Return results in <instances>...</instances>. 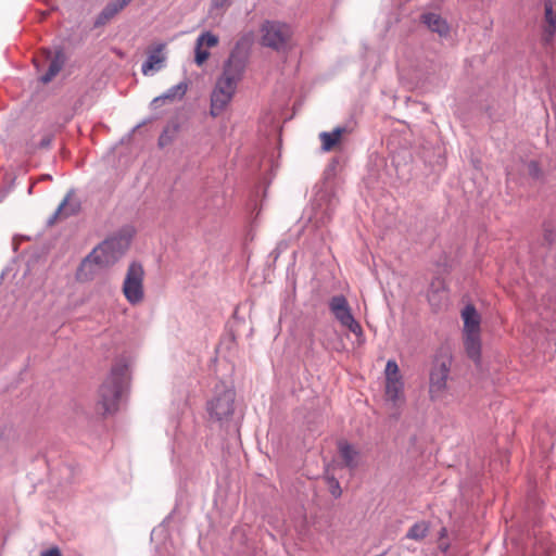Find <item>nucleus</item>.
I'll use <instances>...</instances> for the list:
<instances>
[{"mask_svg": "<svg viewBox=\"0 0 556 556\" xmlns=\"http://www.w3.org/2000/svg\"><path fill=\"white\" fill-rule=\"evenodd\" d=\"M462 318L464 321V334L481 333V316L473 305L468 304L464 307L462 311Z\"/></svg>", "mask_w": 556, "mask_h": 556, "instance_id": "nucleus-13", "label": "nucleus"}, {"mask_svg": "<svg viewBox=\"0 0 556 556\" xmlns=\"http://www.w3.org/2000/svg\"><path fill=\"white\" fill-rule=\"evenodd\" d=\"M174 134H175V130H170V129H165L161 136L159 137V146L161 148L163 147H166L168 144L172 143L173 139H174Z\"/></svg>", "mask_w": 556, "mask_h": 556, "instance_id": "nucleus-23", "label": "nucleus"}, {"mask_svg": "<svg viewBox=\"0 0 556 556\" xmlns=\"http://www.w3.org/2000/svg\"><path fill=\"white\" fill-rule=\"evenodd\" d=\"M40 556H61V552L58 547H52L48 551L42 552Z\"/></svg>", "mask_w": 556, "mask_h": 556, "instance_id": "nucleus-27", "label": "nucleus"}, {"mask_svg": "<svg viewBox=\"0 0 556 556\" xmlns=\"http://www.w3.org/2000/svg\"><path fill=\"white\" fill-rule=\"evenodd\" d=\"M384 399L396 408L405 404L404 380L394 359H389L384 368Z\"/></svg>", "mask_w": 556, "mask_h": 556, "instance_id": "nucleus-6", "label": "nucleus"}, {"mask_svg": "<svg viewBox=\"0 0 556 556\" xmlns=\"http://www.w3.org/2000/svg\"><path fill=\"white\" fill-rule=\"evenodd\" d=\"M422 22L431 31L438 33L440 36H446L450 33L446 21L435 13L424 14Z\"/></svg>", "mask_w": 556, "mask_h": 556, "instance_id": "nucleus-18", "label": "nucleus"}, {"mask_svg": "<svg viewBox=\"0 0 556 556\" xmlns=\"http://www.w3.org/2000/svg\"><path fill=\"white\" fill-rule=\"evenodd\" d=\"M338 448L345 467L353 470L359 465L361 453L356 447L342 441L339 443Z\"/></svg>", "mask_w": 556, "mask_h": 556, "instance_id": "nucleus-15", "label": "nucleus"}, {"mask_svg": "<svg viewBox=\"0 0 556 556\" xmlns=\"http://www.w3.org/2000/svg\"><path fill=\"white\" fill-rule=\"evenodd\" d=\"M330 492L334 497H339L342 493L339 481L334 478L329 479Z\"/></svg>", "mask_w": 556, "mask_h": 556, "instance_id": "nucleus-25", "label": "nucleus"}, {"mask_svg": "<svg viewBox=\"0 0 556 556\" xmlns=\"http://www.w3.org/2000/svg\"><path fill=\"white\" fill-rule=\"evenodd\" d=\"M165 43H157L148 51V59L142 64V74L149 75L151 72L160 71L165 62Z\"/></svg>", "mask_w": 556, "mask_h": 556, "instance_id": "nucleus-11", "label": "nucleus"}, {"mask_svg": "<svg viewBox=\"0 0 556 556\" xmlns=\"http://www.w3.org/2000/svg\"><path fill=\"white\" fill-rule=\"evenodd\" d=\"M64 64V58L61 52H58L49 64L48 72L41 77L42 83L51 81L55 75L61 71Z\"/></svg>", "mask_w": 556, "mask_h": 556, "instance_id": "nucleus-20", "label": "nucleus"}, {"mask_svg": "<svg viewBox=\"0 0 556 556\" xmlns=\"http://www.w3.org/2000/svg\"><path fill=\"white\" fill-rule=\"evenodd\" d=\"M123 1L125 2L126 5H128L131 0H123Z\"/></svg>", "mask_w": 556, "mask_h": 556, "instance_id": "nucleus-28", "label": "nucleus"}, {"mask_svg": "<svg viewBox=\"0 0 556 556\" xmlns=\"http://www.w3.org/2000/svg\"><path fill=\"white\" fill-rule=\"evenodd\" d=\"M428 533V526L426 522H418L412 526L406 534V538L412 540H422Z\"/></svg>", "mask_w": 556, "mask_h": 556, "instance_id": "nucleus-22", "label": "nucleus"}, {"mask_svg": "<svg viewBox=\"0 0 556 556\" xmlns=\"http://www.w3.org/2000/svg\"><path fill=\"white\" fill-rule=\"evenodd\" d=\"M464 346L467 356L476 364L481 363V334H464Z\"/></svg>", "mask_w": 556, "mask_h": 556, "instance_id": "nucleus-14", "label": "nucleus"}, {"mask_svg": "<svg viewBox=\"0 0 556 556\" xmlns=\"http://www.w3.org/2000/svg\"><path fill=\"white\" fill-rule=\"evenodd\" d=\"M218 37L211 31L202 33L195 41V58L194 61L198 66L203 65L210 58V48H214L218 45Z\"/></svg>", "mask_w": 556, "mask_h": 556, "instance_id": "nucleus-10", "label": "nucleus"}, {"mask_svg": "<svg viewBox=\"0 0 556 556\" xmlns=\"http://www.w3.org/2000/svg\"><path fill=\"white\" fill-rule=\"evenodd\" d=\"M79 208V201L74 197L72 192H68L64 200L60 203L50 223L54 224L58 220H62L72 215H75L76 213H78Z\"/></svg>", "mask_w": 556, "mask_h": 556, "instance_id": "nucleus-12", "label": "nucleus"}, {"mask_svg": "<svg viewBox=\"0 0 556 556\" xmlns=\"http://www.w3.org/2000/svg\"><path fill=\"white\" fill-rule=\"evenodd\" d=\"M144 270L141 264L131 263L123 282V294L131 305L141 303L144 299Z\"/></svg>", "mask_w": 556, "mask_h": 556, "instance_id": "nucleus-7", "label": "nucleus"}, {"mask_svg": "<svg viewBox=\"0 0 556 556\" xmlns=\"http://www.w3.org/2000/svg\"><path fill=\"white\" fill-rule=\"evenodd\" d=\"M236 393L232 389L223 388L220 392L207 403V412L211 417L222 420L233 413Z\"/></svg>", "mask_w": 556, "mask_h": 556, "instance_id": "nucleus-9", "label": "nucleus"}, {"mask_svg": "<svg viewBox=\"0 0 556 556\" xmlns=\"http://www.w3.org/2000/svg\"><path fill=\"white\" fill-rule=\"evenodd\" d=\"M231 3V0H212V7L216 10H225Z\"/></svg>", "mask_w": 556, "mask_h": 556, "instance_id": "nucleus-26", "label": "nucleus"}, {"mask_svg": "<svg viewBox=\"0 0 556 556\" xmlns=\"http://www.w3.org/2000/svg\"><path fill=\"white\" fill-rule=\"evenodd\" d=\"M127 5L123 0H115L108 3L96 20V26L105 25L116 14L124 10Z\"/></svg>", "mask_w": 556, "mask_h": 556, "instance_id": "nucleus-16", "label": "nucleus"}, {"mask_svg": "<svg viewBox=\"0 0 556 556\" xmlns=\"http://www.w3.org/2000/svg\"><path fill=\"white\" fill-rule=\"evenodd\" d=\"M440 291L444 292L445 286H444L443 280L438 279L431 283L430 301H433L434 293H439Z\"/></svg>", "mask_w": 556, "mask_h": 556, "instance_id": "nucleus-24", "label": "nucleus"}, {"mask_svg": "<svg viewBox=\"0 0 556 556\" xmlns=\"http://www.w3.org/2000/svg\"><path fill=\"white\" fill-rule=\"evenodd\" d=\"M346 132L348 129L345 127H337L331 132H321L319 135L321 149L326 152L333 150L336 146L340 143L342 136Z\"/></svg>", "mask_w": 556, "mask_h": 556, "instance_id": "nucleus-17", "label": "nucleus"}, {"mask_svg": "<svg viewBox=\"0 0 556 556\" xmlns=\"http://www.w3.org/2000/svg\"><path fill=\"white\" fill-rule=\"evenodd\" d=\"M453 358L450 354H440L432 361L429 370L428 396L432 403H442L448 394V380Z\"/></svg>", "mask_w": 556, "mask_h": 556, "instance_id": "nucleus-4", "label": "nucleus"}, {"mask_svg": "<svg viewBox=\"0 0 556 556\" xmlns=\"http://www.w3.org/2000/svg\"><path fill=\"white\" fill-rule=\"evenodd\" d=\"M187 91V84L180 83L170 89H168L163 96L157 97L153 100L154 103H157L161 100H175L176 98H182Z\"/></svg>", "mask_w": 556, "mask_h": 556, "instance_id": "nucleus-21", "label": "nucleus"}, {"mask_svg": "<svg viewBox=\"0 0 556 556\" xmlns=\"http://www.w3.org/2000/svg\"><path fill=\"white\" fill-rule=\"evenodd\" d=\"M329 309L341 326L348 328L357 338L363 337L362 326L353 317L348 300L343 295L332 296L329 301Z\"/></svg>", "mask_w": 556, "mask_h": 556, "instance_id": "nucleus-8", "label": "nucleus"}, {"mask_svg": "<svg viewBox=\"0 0 556 556\" xmlns=\"http://www.w3.org/2000/svg\"><path fill=\"white\" fill-rule=\"evenodd\" d=\"M545 35L547 40H551L556 33V12L554 10V3L551 0L545 1Z\"/></svg>", "mask_w": 556, "mask_h": 556, "instance_id": "nucleus-19", "label": "nucleus"}, {"mask_svg": "<svg viewBox=\"0 0 556 556\" xmlns=\"http://www.w3.org/2000/svg\"><path fill=\"white\" fill-rule=\"evenodd\" d=\"M128 379V366L118 361L112 365L109 376L99 389L97 410L102 415L117 410L118 400Z\"/></svg>", "mask_w": 556, "mask_h": 556, "instance_id": "nucleus-3", "label": "nucleus"}, {"mask_svg": "<svg viewBox=\"0 0 556 556\" xmlns=\"http://www.w3.org/2000/svg\"><path fill=\"white\" fill-rule=\"evenodd\" d=\"M132 237L130 229H123L97 245L79 265L76 277L79 281L92 279L98 269L114 265L127 251Z\"/></svg>", "mask_w": 556, "mask_h": 556, "instance_id": "nucleus-1", "label": "nucleus"}, {"mask_svg": "<svg viewBox=\"0 0 556 556\" xmlns=\"http://www.w3.org/2000/svg\"><path fill=\"white\" fill-rule=\"evenodd\" d=\"M244 72L245 61L239 55L231 53L225 62L223 72L217 78L211 94L210 113L212 116H219L231 102Z\"/></svg>", "mask_w": 556, "mask_h": 556, "instance_id": "nucleus-2", "label": "nucleus"}, {"mask_svg": "<svg viewBox=\"0 0 556 556\" xmlns=\"http://www.w3.org/2000/svg\"><path fill=\"white\" fill-rule=\"evenodd\" d=\"M293 28L281 21H264L260 27V43L277 52L286 51L291 47Z\"/></svg>", "mask_w": 556, "mask_h": 556, "instance_id": "nucleus-5", "label": "nucleus"}]
</instances>
